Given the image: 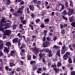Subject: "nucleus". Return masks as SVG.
I'll return each instance as SVG.
<instances>
[{
    "mask_svg": "<svg viewBox=\"0 0 75 75\" xmlns=\"http://www.w3.org/2000/svg\"><path fill=\"white\" fill-rule=\"evenodd\" d=\"M67 50L66 45L65 44H63L62 46V49L61 50V54H64L66 52V51H67Z\"/></svg>",
    "mask_w": 75,
    "mask_h": 75,
    "instance_id": "nucleus-1",
    "label": "nucleus"
},
{
    "mask_svg": "<svg viewBox=\"0 0 75 75\" xmlns=\"http://www.w3.org/2000/svg\"><path fill=\"white\" fill-rule=\"evenodd\" d=\"M6 18L4 17H2L1 19V21H0V25H6Z\"/></svg>",
    "mask_w": 75,
    "mask_h": 75,
    "instance_id": "nucleus-2",
    "label": "nucleus"
},
{
    "mask_svg": "<svg viewBox=\"0 0 75 75\" xmlns=\"http://www.w3.org/2000/svg\"><path fill=\"white\" fill-rule=\"evenodd\" d=\"M2 33H4V34L7 36H9L11 34V30H6L2 31Z\"/></svg>",
    "mask_w": 75,
    "mask_h": 75,
    "instance_id": "nucleus-3",
    "label": "nucleus"
},
{
    "mask_svg": "<svg viewBox=\"0 0 75 75\" xmlns=\"http://www.w3.org/2000/svg\"><path fill=\"white\" fill-rule=\"evenodd\" d=\"M51 68H53V69L55 71L56 73H58L59 72V69L57 68V65L55 64H52L51 66Z\"/></svg>",
    "mask_w": 75,
    "mask_h": 75,
    "instance_id": "nucleus-4",
    "label": "nucleus"
},
{
    "mask_svg": "<svg viewBox=\"0 0 75 75\" xmlns=\"http://www.w3.org/2000/svg\"><path fill=\"white\" fill-rule=\"evenodd\" d=\"M74 13V10L72 9H70L69 10V12L67 13L68 16H71Z\"/></svg>",
    "mask_w": 75,
    "mask_h": 75,
    "instance_id": "nucleus-5",
    "label": "nucleus"
},
{
    "mask_svg": "<svg viewBox=\"0 0 75 75\" xmlns=\"http://www.w3.org/2000/svg\"><path fill=\"white\" fill-rule=\"evenodd\" d=\"M50 42L49 41L45 42H43V47L44 48H46V47H47L48 46V45L50 44Z\"/></svg>",
    "mask_w": 75,
    "mask_h": 75,
    "instance_id": "nucleus-6",
    "label": "nucleus"
},
{
    "mask_svg": "<svg viewBox=\"0 0 75 75\" xmlns=\"http://www.w3.org/2000/svg\"><path fill=\"white\" fill-rule=\"evenodd\" d=\"M11 24H9V23H6L5 25H2V26L4 27L5 26V29H7L9 28L10 27H11L10 25Z\"/></svg>",
    "mask_w": 75,
    "mask_h": 75,
    "instance_id": "nucleus-7",
    "label": "nucleus"
},
{
    "mask_svg": "<svg viewBox=\"0 0 75 75\" xmlns=\"http://www.w3.org/2000/svg\"><path fill=\"white\" fill-rule=\"evenodd\" d=\"M13 44H16L18 42V38H15L13 39Z\"/></svg>",
    "mask_w": 75,
    "mask_h": 75,
    "instance_id": "nucleus-8",
    "label": "nucleus"
},
{
    "mask_svg": "<svg viewBox=\"0 0 75 75\" xmlns=\"http://www.w3.org/2000/svg\"><path fill=\"white\" fill-rule=\"evenodd\" d=\"M39 58H38V59H39L40 61H41V60L43 59V56H42V53H40L39 54Z\"/></svg>",
    "mask_w": 75,
    "mask_h": 75,
    "instance_id": "nucleus-9",
    "label": "nucleus"
},
{
    "mask_svg": "<svg viewBox=\"0 0 75 75\" xmlns=\"http://www.w3.org/2000/svg\"><path fill=\"white\" fill-rule=\"evenodd\" d=\"M29 7L30 8V11H33L34 10V6H33V5H30L29 6Z\"/></svg>",
    "mask_w": 75,
    "mask_h": 75,
    "instance_id": "nucleus-10",
    "label": "nucleus"
},
{
    "mask_svg": "<svg viewBox=\"0 0 75 75\" xmlns=\"http://www.w3.org/2000/svg\"><path fill=\"white\" fill-rule=\"evenodd\" d=\"M10 55L11 56H12V57H14L15 56V51H11L10 53Z\"/></svg>",
    "mask_w": 75,
    "mask_h": 75,
    "instance_id": "nucleus-11",
    "label": "nucleus"
},
{
    "mask_svg": "<svg viewBox=\"0 0 75 75\" xmlns=\"http://www.w3.org/2000/svg\"><path fill=\"white\" fill-rule=\"evenodd\" d=\"M5 70L7 71H9V72H10L11 71L12 69H9L8 67V66H6L5 67Z\"/></svg>",
    "mask_w": 75,
    "mask_h": 75,
    "instance_id": "nucleus-12",
    "label": "nucleus"
},
{
    "mask_svg": "<svg viewBox=\"0 0 75 75\" xmlns=\"http://www.w3.org/2000/svg\"><path fill=\"white\" fill-rule=\"evenodd\" d=\"M63 59H64V60H67L68 59V55L65 54L63 55Z\"/></svg>",
    "mask_w": 75,
    "mask_h": 75,
    "instance_id": "nucleus-13",
    "label": "nucleus"
},
{
    "mask_svg": "<svg viewBox=\"0 0 75 75\" xmlns=\"http://www.w3.org/2000/svg\"><path fill=\"white\" fill-rule=\"evenodd\" d=\"M6 45L8 47H10L11 46V43L10 42H8L6 43Z\"/></svg>",
    "mask_w": 75,
    "mask_h": 75,
    "instance_id": "nucleus-14",
    "label": "nucleus"
},
{
    "mask_svg": "<svg viewBox=\"0 0 75 75\" xmlns=\"http://www.w3.org/2000/svg\"><path fill=\"white\" fill-rule=\"evenodd\" d=\"M67 14H68V13L67 12V11L66 10H64L62 12V14L63 16H66Z\"/></svg>",
    "mask_w": 75,
    "mask_h": 75,
    "instance_id": "nucleus-15",
    "label": "nucleus"
},
{
    "mask_svg": "<svg viewBox=\"0 0 75 75\" xmlns=\"http://www.w3.org/2000/svg\"><path fill=\"white\" fill-rule=\"evenodd\" d=\"M25 48V45L24 44H22L21 47L19 48V49L21 50V49H24Z\"/></svg>",
    "mask_w": 75,
    "mask_h": 75,
    "instance_id": "nucleus-16",
    "label": "nucleus"
},
{
    "mask_svg": "<svg viewBox=\"0 0 75 75\" xmlns=\"http://www.w3.org/2000/svg\"><path fill=\"white\" fill-rule=\"evenodd\" d=\"M49 55L48 57H51L52 55V51L51 50H49L48 53Z\"/></svg>",
    "mask_w": 75,
    "mask_h": 75,
    "instance_id": "nucleus-17",
    "label": "nucleus"
},
{
    "mask_svg": "<svg viewBox=\"0 0 75 75\" xmlns=\"http://www.w3.org/2000/svg\"><path fill=\"white\" fill-rule=\"evenodd\" d=\"M4 50V52H7V54H8V52H9V50H8V49L7 47H5Z\"/></svg>",
    "mask_w": 75,
    "mask_h": 75,
    "instance_id": "nucleus-18",
    "label": "nucleus"
},
{
    "mask_svg": "<svg viewBox=\"0 0 75 75\" xmlns=\"http://www.w3.org/2000/svg\"><path fill=\"white\" fill-rule=\"evenodd\" d=\"M23 24L22 23H21L19 25V27H18L19 29L22 30L23 28Z\"/></svg>",
    "mask_w": 75,
    "mask_h": 75,
    "instance_id": "nucleus-19",
    "label": "nucleus"
},
{
    "mask_svg": "<svg viewBox=\"0 0 75 75\" xmlns=\"http://www.w3.org/2000/svg\"><path fill=\"white\" fill-rule=\"evenodd\" d=\"M69 3H70V4H69L70 6L72 7H73L74 6V4H73V2L72 1L70 0L69 1Z\"/></svg>",
    "mask_w": 75,
    "mask_h": 75,
    "instance_id": "nucleus-20",
    "label": "nucleus"
},
{
    "mask_svg": "<svg viewBox=\"0 0 75 75\" xmlns=\"http://www.w3.org/2000/svg\"><path fill=\"white\" fill-rule=\"evenodd\" d=\"M9 65H10V67H13V66H15L16 65V64L12 62L11 63H10Z\"/></svg>",
    "mask_w": 75,
    "mask_h": 75,
    "instance_id": "nucleus-21",
    "label": "nucleus"
},
{
    "mask_svg": "<svg viewBox=\"0 0 75 75\" xmlns=\"http://www.w3.org/2000/svg\"><path fill=\"white\" fill-rule=\"evenodd\" d=\"M62 65V63L61 62H58L57 64V67H61Z\"/></svg>",
    "mask_w": 75,
    "mask_h": 75,
    "instance_id": "nucleus-22",
    "label": "nucleus"
},
{
    "mask_svg": "<svg viewBox=\"0 0 75 75\" xmlns=\"http://www.w3.org/2000/svg\"><path fill=\"white\" fill-rule=\"evenodd\" d=\"M28 60H31V56L30 54H28L27 55Z\"/></svg>",
    "mask_w": 75,
    "mask_h": 75,
    "instance_id": "nucleus-23",
    "label": "nucleus"
},
{
    "mask_svg": "<svg viewBox=\"0 0 75 75\" xmlns=\"http://www.w3.org/2000/svg\"><path fill=\"white\" fill-rule=\"evenodd\" d=\"M74 18V16H72L71 17H69V21H70V22H72V21L74 20V19H73Z\"/></svg>",
    "mask_w": 75,
    "mask_h": 75,
    "instance_id": "nucleus-24",
    "label": "nucleus"
},
{
    "mask_svg": "<svg viewBox=\"0 0 75 75\" xmlns=\"http://www.w3.org/2000/svg\"><path fill=\"white\" fill-rule=\"evenodd\" d=\"M6 28L5 27L4 28H3V26L2 25H0V31H3L4 30H5Z\"/></svg>",
    "mask_w": 75,
    "mask_h": 75,
    "instance_id": "nucleus-25",
    "label": "nucleus"
},
{
    "mask_svg": "<svg viewBox=\"0 0 75 75\" xmlns=\"http://www.w3.org/2000/svg\"><path fill=\"white\" fill-rule=\"evenodd\" d=\"M6 5H9V4H10V0H6Z\"/></svg>",
    "mask_w": 75,
    "mask_h": 75,
    "instance_id": "nucleus-26",
    "label": "nucleus"
},
{
    "mask_svg": "<svg viewBox=\"0 0 75 75\" xmlns=\"http://www.w3.org/2000/svg\"><path fill=\"white\" fill-rule=\"evenodd\" d=\"M18 26L17 25V24L13 25V30H16V28H17Z\"/></svg>",
    "mask_w": 75,
    "mask_h": 75,
    "instance_id": "nucleus-27",
    "label": "nucleus"
},
{
    "mask_svg": "<svg viewBox=\"0 0 75 75\" xmlns=\"http://www.w3.org/2000/svg\"><path fill=\"white\" fill-rule=\"evenodd\" d=\"M31 42V39H30L28 38L26 40V42L28 44H29V43H30Z\"/></svg>",
    "mask_w": 75,
    "mask_h": 75,
    "instance_id": "nucleus-28",
    "label": "nucleus"
},
{
    "mask_svg": "<svg viewBox=\"0 0 75 75\" xmlns=\"http://www.w3.org/2000/svg\"><path fill=\"white\" fill-rule=\"evenodd\" d=\"M44 21H45V23H48L50 21V19L48 18L45 19L44 20Z\"/></svg>",
    "mask_w": 75,
    "mask_h": 75,
    "instance_id": "nucleus-29",
    "label": "nucleus"
},
{
    "mask_svg": "<svg viewBox=\"0 0 75 75\" xmlns=\"http://www.w3.org/2000/svg\"><path fill=\"white\" fill-rule=\"evenodd\" d=\"M30 62L31 65H33V64H35L36 62L35 61H34L33 60H32Z\"/></svg>",
    "mask_w": 75,
    "mask_h": 75,
    "instance_id": "nucleus-30",
    "label": "nucleus"
},
{
    "mask_svg": "<svg viewBox=\"0 0 75 75\" xmlns=\"http://www.w3.org/2000/svg\"><path fill=\"white\" fill-rule=\"evenodd\" d=\"M53 48H55L56 50H58L59 47L56 45H54L53 47Z\"/></svg>",
    "mask_w": 75,
    "mask_h": 75,
    "instance_id": "nucleus-31",
    "label": "nucleus"
},
{
    "mask_svg": "<svg viewBox=\"0 0 75 75\" xmlns=\"http://www.w3.org/2000/svg\"><path fill=\"white\" fill-rule=\"evenodd\" d=\"M33 71H35V70H36V69H37V66L36 65H35L33 67Z\"/></svg>",
    "mask_w": 75,
    "mask_h": 75,
    "instance_id": "nucleus-32",
    "label": "nucleus"
},
{
    "mask_svg": "<svg viewBox=\"0 0 75 75\" xmlns=\"http://www.w3.org/2000/svg\"><path fill=\"white\" fill-rule=\"evenodd\" d=\"M68 62L69 64H72V61L71 59V58H69L68 59Z\"/></svg>",
    "mask_w": 75,
    "mask_h": 75,
    "instance_id": "nucleus-33",
    "label": "nucleus"
},
{
    "mask_svg": "<svg viewBox=\"0 0 75 75\" xmlns=\"http://www.w3.org/2000/svg\"><path fill=\"white\" fill-rule=\"evenodd\" d=\"M49 51L50 49L48 48L45 49L44 50V51L45 52H48Z\"/></svg>",
    "mask_w": 75,
    "mask_h": 75,
    "instance_id": "nucleus-34",
    "label": "nucleus"
},
{
    "mask_svg": "<svg viewBox=\"0 0 75 75\" xmlns=\"http://www.w3.org/2000/svg\"><path fill=\"white\" fill-rule=\"evenodd\" d=\"M17 35H18V37H20V38H21L20 40H22V38H21V33H18L17 34Z\"/></svg>",
    "mask_w": 75,
    "mask_h": 75,
    "instance_id": "nucleus-35",
    "label": "nucleus"
},
{
    "mask_svg": "<svg viewBox=\"0 0 75 75\" xmlns=\"http://www.w3.org/2000/svg\"><path fill=\"white\" fill-rule=\"evenodd\" d=\"M29 26L31 28V30H34V28L33 27V25L31 24H29Z\"/></svg>",
    "mask_w": 75,
    "mask_h": 75,
    "instance_id": "nucleus-36",
    "label": "nucleus"
},
{
    "mask_svg": "<svg viewBox=\"0 0 75 75\" xmlns=\"http://www.w3.org/2000/svg\"><path fill=\"white\" fill-rule=\"evenodd\" d=\"M24 6H23L20 8L19 9H20V10H21L22 11H23V9H24Z\"/></svg>",
    "mask_w": 75,
    "mask_h": 75,
    "instance_id": "nucleus-37",
    "label": "nucleus"
},
{
    "mask_svg": "<svg viewBox=\"0 0 75 75\" xmlns=\"http://www.w3.org/2000/svg\"><path fill=\"white\" fill-rule=\"evenodd\" d=\"M21 71V67H18L16 69V71L17 72H19Z\"/></svg>",
    "mask_w": 75,
    "mask_h": 75,
    "instance_id": "nucleus-38",
    "label": "nucleus"
},
{
    "mask_svg": "<svg viewBox=\"0 0 75 75\" xmlns=\"http://www.w3.org/2000/svg\"><path fill=\"white\" fill-rule=\"evenodd\" d=\"M21 51L22 53H24L25 52V50L24 49H21Z\"/></svg>",
    "mask_w": 75,
    "mask_h": 75,
    "instance_id": "nucleus-39",
    "label": "nucleus"
},
{
    "mask_svg": "<svg viewBox=\"0 0 75 75\" xmlns=\"http://www.w3.org/2000/svg\"><path fill=\"white\" fill-rule=\"evenodd\" d=\"M40 20L39 19H37L35 20L36 23H38V22H40Z\"/></svg>",
    "mask_w": 75,
    "mask_h": 75,
    "instance_id": "nucleus-40",
    "label": "nucleus"
},
{
    "mask_svg": "<svg viewBox=\"0 0 75 75\" xmlns=\"http://www.w3.org/2000/svg\"><path fill=\"white\" fill-rule=\"evenodd\" d=\"M21 22L23 23V25H24V24H26V21H25V20L22 21H21Z\"/></svg>",
    "mask_w": 75,
    "mask_h": 75,
    "instance_id": "nucleus-41",
    "label": "nucleus"
},
{
    "mask_svg": "<svg viewBox=\"0 0 75 75\" xmlns=\"http://www.w3.org/2000/svg\"><path fill=\"white\" fill-rule=\"evenodd\" d=\"M71 75H75V72L74 71H72L71 72Z\"/></svg>",
    "mask_w": 75,
    "mask_h": 75,
    "instance_id": "nucleus-42",
    "label": "nucleus"
},
{
    "mask_svg": "<svg viewBox=\"0 0 75 75\" xmlns=\"http://www.w3.org/2000/svg\"><path fill=\"white\" fill-rule=\"evenodd\" d=\"M37 0H33V2L34 3V4H37Z\"/></svg>",
    "mask_w": 75,
    "mask_h": 75,
    "instance_id": "nucleus-43",
    "label": "nucleus"
},
{
    "mask_svg": "<svg viewBox=\"0 0 75 75\" xmlns=\"http://www.w3.org/2000/svg\"><path fill=\"white\" fill-rule=\"evenodd\" d=\"M60 28L61 29H62V28H64V25L62 24H60Z\"/></svg>",
    "mask_w": 75,
    "mask_h": 75,
    "instance_id": "nucleus-44",
    "label": "nucleus"
},
{
    "mask_svg": "<svg viewBox=\"0 0 75 75\" xmlns=\"http://www.w3.org/2000/svg\"><path fill=\"white\" fill-rule=\"evenodd\" d=\"M20 18L21 19V21H22L24 20V16H21L20 17Z\"/></svg>",
    "mask_w": 75,
    "mask_h": 75,
    "instance_id": "nucleus-45",
    "label": "nucleus"
},
{
    "mask_svg": "<svg viewBox=\"0 0 75 75\" xmlns=\"http://www.w3.org/2000/svg\"><path fill=\"white\" fill-rule=\"evenodd\" d=\"M62 18L64 19V20H65L66 21H67L68 20V19L67 18L65 17L64 16H62Z\"/></svg>",
    "mask_w": 75,
    "mask_h": 75,
    "instance_id": "nucleus-46",
    "label": "nucleus"
},
{
    "mask_svg": "<svg viewBox=\"0 0 75 75\" xmlns=\"http://www.w3.org/2000/svg\"><path fill=\"white\" fill-rule=\"evenodd\" d=\"M3 55H4L3 53L2 52L0 51V57H1V56H3Z\"/></svg>",
    "mask_w": 75,
    "mask_h": 75,
    "instance_id": "nucleus-47",
    "label": "nucleus"
},
{
    "mask_svg": "<svg viewBox=\"0 0 75 75\" xmlns=\"http://www.w3.org/2000/svg\"><path fill=\"white\" fill-rule=\"evenodd\" d=\"M41 4V1H37V4L38 5H39V4Z\"/></svg>",
    "mask_w": 75,
    "mask_h": 75,
    "instance_id": "nucleus-48",
    "label": "nucleus"
},
{
    "mask_svg": "<svg viewBox=\"0 0 75 75\" xmlns=\"http://www.w3.org/2000/svg\"><path fill=\"white\" fill-rule=\"evenodd\" d=\"M42 28H44L45 27V26H44V23H42V24L40 26Z\"/></svg>",
    "mask_w": 75,
    "mask_h": 75,
    "instance_id": "nucleus-49",
    "label": "nucleus"
},
{
    "mask_svg": "<svg viewBox=\"0 0 75 75\" xmlns=\"http://www.w3.org/2000/svg\"><path fill=\"white\" fill-rule=\"evenodd\" d=\"M65 54H66L67 55H68V56H69V55H70V53H69V52H66Z\"/></svg>",
    "mask_w": 75,
    "mask_h": 75,
    "instance_id": "nucleus-50",
    "label": "nucleus"
},
{
    "mask_svg": "<svg viewBox=\"0 0 75 75\" xmlns=\"http://www.w3.org/2000/svg\"><path fill=\"white\" fill-rule=\"evenodd\" d=\"M46 40L48 41H51V38L48 37H46Z\"/></svg>",
    "mask_w": 75,
    "mask_h": 75,
    "instance_id": "nucleus-51",
    "label": "nucleus"
},
{
    "mask_svg": "<svg viewBox=\"0 0 75 75\" xmlns=\"http://www.w3.org/2000/svg\"><path fill=\"white\" fill-rule=\"evenodd\" d=\"M65 30L64 29H62L61 31V33L62 34H65Z\"/></svg>",
    "mask_w": 75,
    "mask_h": 75,
    "instance_id": "nucleus-52",
    "label": "nucleus"
},
{
    "mask_svg": "<svg viewBox=\"0 0 75 75\" xmlns=\"http://www.w3.org/2000/svg\"><path fill=\"white\" fill-rule=\"evenodd\" d=\"M57 37L56 36H54L53 38V40L54 41V42L56 41V40H57Z\"/></svg>",
    "mask_w": 75,
    "mask_h": 75,
    "instance_id": "nucleus-53",
    "label": "nucleus"
},
{
    "mask_svg": "<svg viewBox=\"0 0 75 75\" xmlns=\"http://www.w3.org/2000/svg\"><path fill=\"white\" fill-rule=\"evenodd\" d=\"M17 12H18V13H19V14L22 13V12H23L21 10H20L19 9L18 10Z\"/></svg>",
    "mask_w": 75,
    "mask_h": 75,
    "instance_id": "nucleus-54",
    "label": "nucleus"
},
{
    "mask_svg": "<svg viewBox=\"0 0 75 75\" xmlns=\"http://www.w3.org/2000/svg\"><path fill=\"white\" fill-rule=\"evenodd\" d=\"M64 8H65L64 5H62L61 8V10H64Z\"/></svg>",
    "mask_w": 75,
    "mask_h": 75,
    "instance_id": "nucleus-55",
    "label": "nucleus"
},
{
    "mask_svg": "<svg viewBox=\"0 0 75 75\" xmlns=\"http://www.w3.org/2000/svg\"><path fill=\"white\" fill-rule=\"evenodd\" d=\"M14 9L13 8L10 9V11L11 12V13H13L14 12Z\"/></svg>",
    "mask_w": 75,
    "mask_h": 75,
    "instance_id": "nucleus-56",
    "label": "nucleus"
},
{
    "mask_svg": "<svg viewBox=\"0 0 75 75\" xmlns=\"http://www.w3.org/2000/svg\"><path fill=\"white\" fill-rule=\"evenodd\" d=\"M32 17H34L35 15L33 13H31L30 15Z\"/></svg>",
    "mask_w": 75,
    "mask_h": 75,
    "instance_id": "nucleus-57",
    "label": "nucleus"
},
{
    "mask_svg": "<svg viewBox=\"0 0 75 75\" xmlns=\"http://www.w3.org/2000/svg\"><path fill=\"white\" fill-rule=\"evenodd\" d=\"M45 40H46V38L45 37V36L43 38V41H44V42H45Z\"/></svg>",
    "mask_w": 75,
    "mask_h": 75,
    "instance_id": "nucleus-58",
    "label": "nucleus"
},
{
    "mask_svg": "<svg viewBox=\"0 0 75 75\" xmlns=\"http://www.w3.org/2000/svg\"><path fill=\"white\" fill-rule=\"evenodd\" d=\"M26 10H27V13H30V10L29 9V8H26Z\"/></svg>",
    "mask_w": 75,
    "mask_h": 75,
    "instance_id": "nucleus-59",
    "label": "nucleus"
},
{
    "mask_svg": "<svg viewBox=\"0 0 75 75\" xmlns=\"http://www.w3.org/2000/svg\"><path fill=\"white\" fill-rule=\"evenodd\" d=\"M13 14L15 16H17V12H16L15 13H13Z\"/></svg>",
    "mask_w": 75,
    "mask_h": 75,
    "instance_id": "nucleus-60",
    "label": "nucleus"
},
{
    "mask_svg": "<svg viewBox=\"0 0 75 75\" xmlns=\"http://www.w3.org/2000/svg\"><path fill=\"white\" fill-rule=\"evenodd\" d=\"M6 35H5V34H4V35H3V39H4V40L6 37Z\"/></svg>",
    "mask_w": 75,
    "mask_h": 75,
    "instance_id": "nucleus-61",
    "label": "nucleus"
},
{
    "mask_svg": "<svg viewBox=\"0 0 75 75\" xmlns=\"http://www.w3.org/2000/svg\"><path fill=\"white\" fill-rule=\"evenodd\" d=\"M23 4H24V2L23 1H22L20 3V4H21V5H23Z\"/></svg>",
    "mask_w": 75,
    "mask_h": 75,
    "instance_id": "nucleus-62",
    "label": "nucleus"
},
{
    "mask_svg": "<svg viewBox=\"0 0 75 75\" xmlns=\"http://www.w3.org/2000/svg\"><path fill=\"white\" fill-rule=\"evenodd\" d=\"M64 27L65 28H66V27H67V24H66V23L64 24Z\"/></svg>",
    "mask_w": 75,
    "mask_h": 75,
    "instance_id": "nucleus-63",
    "label": "nucleus"
},
{
    "mask_svg": "<svg viewBox=\"0 0 75 75\" xmlns=\"http://www.w3.org/2000/svg\"><path fill=\"white\" fill-rule=\"evenodd\" d=\"M49 34L50 37H51L53 35V33H50Z\"/></svg>",
    "mask_w": 75,
    "mask_h": 75,
    "instance_id": "nucleus-64",
    "label": "nucleus"
}]
</instances>
